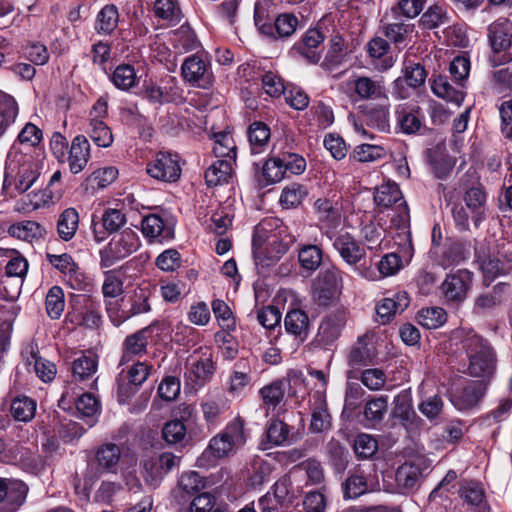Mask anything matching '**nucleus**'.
Here are the masks:
<instances>
[{"mask_svg":"<svg viewBox=\"0 0 512 512\" xmlns=\"http://www.w3.org/2000/svg\"><path fill=\"white\" fill-rule=\"evenodd\" d=\"M225 438L234 446L235 449L243 446L246 442V434L244 431V420L240 417L229 422L225 429L221 432Z\"/></svg>","mask_w":512,"mask_h":512,"instance_id":"e2e57ef3","label":"nucleus"},{"mask_svg":"<svg viewBox=\"0 0 512 512\" xmlns=\"http://www.w3.org/2000/svg\"><path fill=\"white\" fill-rule=\"evenodd\" d=\"M350 53L349 45L340 33L331 35L328 49L321 62V67L326 71H334L339 68Z\"/></svg>","mask_w":512,"mask_h":512,"instance_id":"6ab92c4d","label":"nucleus"},{"mask_svg":"<svg viewBox=\"0 0 512 512\" xmlns=\"http://www.w3.org/2000/svg\"><path fill=\"white\" fill-rule=\"evenodd\" d=\"M111 81L121 90L130 89L136 82V73L134 68L127 64L119 65L114 70L111 76Z\"/></svg>","mask_w":512,"mask_h":512,"instance_id":"69168bd1","label":"nucleus"},{"mask_svg":"<svg viewBox=\"0 0 512 512\" xmlns=\"http://www.w3.org/2000/svg\"><path fill=\"white\" fill-rule=\"evenodd\" d=\"M44 231V228L35 221H22L11 225L9 228L11 236L29 242L42 237Z\"/></svg>","mask_w":512,"mask_h":512,"instance_id":"49530a36","label":"nucleus"},{"mask_svg":"<svg viewBox=\"0 0 512 512\" xmlns=\"http://www.w3.org/2000/svg\"><path fill=\"white\" fill-rule=\"evenodd\" d=\"M48 262L59 270L65 278L66 283L74 290H85L89 286L88 278L74 262L71 255L47 253Z\"/></svg>","mask_w":512,"mask_h":512,"instance_id":"f8f14e48","label":"nucleus"},{"mask_svg":"<svg viewBox=\"0 0 512 512\" xmlns=\"http://www.w3.org/2000/svg\"><path fill=\"white\" fill-rule=\"evenodd\" d=\"M97 366V359L93 355H82L75 359L72 366L74 380L84 381L90 378L96 372Z\"/></svg>","mask_w":512,"mask_h":512,"instance_id":"864d4df0","label":"nucleus"},{"mask_svg":"<svg viewBox=\"0 0 512 512\" xmlns=\"http://www.w3.org/2000/svg\"><path fill=\"white\" fill-rule=\"evenodd\" d=\"M79 226V214L75 208L65 209L57 220V233L63 241L71 240Z\"/></svg>","mask_w":512,"mask_h":512,"instance_id":"58836bf2","label":"nucleus"},{"mask_svg":"<svg viewBox=\"0 0 512 512\" xmlns=\"http://www.w3.org/2000/svg\"><path fill=\"white\" fill-rule=\"evenodd\" d=\"M120 458V447L114 443H104L95 452V460L100 473H117Z\"/></svg>","mask_w":512,"mask_h":512,"instance_id":"393cba45","label":"nucleus"},{"mask_svg":"<svg viewBox=\"0 0 512 512\" xmlns=\"http://www.w3.org/2000/svg\"><path fill=\"white\" fill-rule=\"evenodd\" d=\"M431 89L439 98L445 99L457 106H460L464 100V92L451 85L446 76L438 75L435 77Z\"/></svg>","mask_w":512,"mask_h":512,"instance_id":"f704fd0d","label":"nucleus"},{"mask_svg":"<svg viewBox=\"0 0 512 512\" xmlns=\"http://www.w3.org/2000/svg\"><path fill=\"white\" fill-rule=\"evenodd\" d=\"M285 169L281 158L274 157L265 161L260 171H257L256 177L261 187H266L280 182L285 177Z\"/></svg>","mask_w":512,"mask_h":512,"instance_id":"473e14b6","label":"nucleus"},{"mask_svg":"<svg viewBox=\"0 0 512 512\" xmlns=\"http://www.w3.org/2000/svg\"><path fill=\"white\" fill-rule=\"evenodd\" d=\"M472 282L473 274L467 269H459L446 276L441 284V291L446 301L459 304L466 299Z\"/></svg>","mask_w":512,"mask_h":512,"instance_id":"2eb2a0df","label":"nucleus"},{"mask_svg":"<svg viewBox=\"0 0 512 512\" xmlns=\"http://www.w3.org/2000/svg\"><path fill=\"white\" fill-rule=\"evenodd\" d=\"M153 295V289L150 284L137 286L128 297L130 315L136 316L148 313L151 310L150 300Z\"/></svg>","mask_w":512,"mask_h":512,"instance_id":"c756f323","label":"nucleus"},{"mask_svg":"<svg viewBox=\"0 0 512 512\" xmlns=\"http://www.w3.org/2000/svg\"><path fill=\"white\" fill-rule=\"evenodd\" d=\"M397 125L405 134H413L420 130L423 116L419 108L399 106L396 110Z\"/></svg>","mask_w":512,"mask_h":512,"instance_id":"7c9ffc66","label":"nucleus"},{"mask_svg":"<svg viewBox=\"0 0 512 512\" xmlns=\"http://www.w3.org/2000/svg\"><path fill=\"white\" fill-rule=\"evenodd\" d=\"M461 343L468 359L467 374L490 380L497 367V355L490 342L470 330L464 334Z\"/></svg>","mask_w":512,"mask_h":512,"instance_id":"f03ea898","label":"nucleus"},{"mask_svg":"<svg viewBox=\"0 0 512 512\" xmlns=\"http://www.w3.org/2000/svg\"><path fill=\"white\" fill-rule=\"evenodd\" d=\"M322 250L317 245H304L298 252V259L303 269L315 271L322 263Z\"/></svg>","mask_w":512,"mask_h":512,"instance_id":"603ef678","label":"nucleus"},{"mask_svg":"<svg viewBox=\"0 0 512 512\" xmlns=\"http://www.w3.org/2000/svg\"><path fill=\"white\" fill-rule=\"evenodd\" d=\"M118 22V8L114 4H107L97 14L95 30L98 33L110 34L117 28Z\"/></svg>","mask_w":512,"mask_h":512,"instance_id":"ea45409f","label":"nucleus"},{"mask_svg":"<svg viewBox=\"0 0 512 512\" xmlns=\"http://www.w3.org/2000/svg\"><path fill=\"white\" fill-rule=\"evenodd\" d=\"M37 403L28 396H19L12 400L10 413L14 420L28 423L35 417Z\"/></svg>","mask_w":512,"mask_h":512,"instance_id":"4c0bfd02","label":"nucleus"},{"mask_svg":"<svg viewBox=\"0 0 512 512\" xmlns=\"http://www.w3.org/2000/svg\"><path fill=\"white\" fill-rule=\"evenodd\" d=\"M90 158V143L84 135H77L69 150L68 163L70 171L78 174L84 170Z\"/></svg>","mask_w":512,"mask_h":512,"instance_id":"5701e85b","label":"nucleus"},{"mask_svg":"<svg viewBox=\"0 0 512 512\" xmlns=\"http://www.w3.org/2000/svg\"><path fill=\"white\" fill-rule=\"evenodd\" d=\"M146 172L156 180L176 182L181 176L180 157L175 153L160 151L147 163Z\"/></svg>","mask_w":512,"mask_h":512,"instance_id":"1a4fd4ad","label":"nucleus"},{"mask_svg":"<svg viewBox=\"0 0 512 512\" xmlns=\"http://www.w3.org/2000/svg\"><path fill=\"white\" fill-rule=\"evenodd\" d=\"M377 356L376 348L368 335L359 336L348 354L349 379H358L363 367L371 365Z\"/></svg>","mask_w":512,"mask_h":512,"instance_id":"9b49d317","label":"nucleus"},{"mask_svg":"<svg viewBox=\"0 0 512 512\" xmlns=\"http://www.w3.org/2000/svg\"><path fill=\"white\" fill-rule=\"evenodd\" d=\"M232 176V162L230 160H216L205 172L206 184L209 187L228 183Z\"/></svg>","mask_w":512,"mask_h":512,"instance_id":"e433bc0d","label":"nucleus"},{"mask_svg":"<svg viewBox=\"0 0 512 512\" xmlns=\"http://www.w3.org/2000/svg\"><path fill=\"white\" fill-rule=\"evenodd\" d=\"M448 22L449 16L447 10L439 5L430 6L420 18V24L426 29H434Z\"/></svg>","mask_w":512,"mask_h":512,"instance_id":"4d7b16f0","label":"nucleus"},{"mask_svg":"<svg viewBox=\"0 0 512 512\" xmlns=\"http://www.w3.org/2000/svg\"><path fill=\"white\" fill-rule=\"evenodd\" d=\"M507 284L499 282L490 291L479 294L473 305V313L476 315H483L500 305L503 301V295L506 292Z\"/></svg>","mask_w":512,"mask_h":512,"instance_id":"cd10ccee","label":"nucleus"},{"mask_svg":"<svg viewBox=\"0 0 512 512\" xmlns=\"http://www.w3.org/2000/svg\"><path fill=\"white\" fill-rule=\"evenodd\" d=\"M88 134L98 147L107 148L113 143L112 131L102 119H90Z\"/></svg>","mask_w":512,"mask_h":512,"instance_id":"37998d69","label":"nucleus"},{"mask_svg":"<svg viewBox=\"0 0 512 512\" xmlns=\"http://www.w3.org/2000/svg\"><path fill=\"white\" fill-rule=\"evenodd\" d=\"M388 402L386 396H379L369 400L364 409L365 419L373 424L379 423L387 411Z\"/></svg>","mask_w":512,"mask_h":512,"instance_id":"338daca9","label":"nucleus"},{"mask_svg":"<svg viewBox=\"0 0 512 512\" xmlns=\"http://www.w3.org/2000/svg\"><path fill=\"white\" fill-rule=\"evenodd\" d=\"M353 449L358 458L368 459L377 452L378 442L372 435L361 433L354 439Z\"/></svg>","mask_w":512,"mask_h":512,"instance_id":"680f3d73","label":"nucleus"},{"mask_svg":"<svg viewBox=\"0 0 512 512\" xmlns=\"http://www.w3.org/2000/svg\"><path fill=\"white\" fill-rule=\"evenodd\" d=\"M157 328L154 322L128 336L122 343V356L119 364L125 365L134 357H141L147 353V347L153 340V334Z\"/></svg>","mask_w":512,"mask_h":512,"instance_id":"ddd939ff","label":"nucleus"},{"mask_svg":"<svg viewBox=\"0 0 512 512\" xmlns=\"http://www.w3.org/2000/svg\"><path fill=\"white\" fill-rule=\"evenodd\" d=\"M367 490V480L359 471L350 472L342 484V492L345 499H356L365 494Z\"/></svg>","mask_w":512,"mask_h":512,"instance_id":"c03bdc74","label":"nucleus"},{"mask_svg":"<svg viewBox=\"0 0 512 512\" xmlns=\"http://www.w3.org/2000/svg\"><path fill=\"white\" fill-rule=\"evenodd\" d=\"M181 76L191 86L201 89H210L214 82L210 62L198 54L185 58L181 65Z\"/></svg>","mask_w":512,"mask_h":512,"instance_id":"6e6552de","label":"nucleus"},{"mask_svg":"<svg viewBox=\"0 0 512 512\" xmlns=\"http://www.w3.org/2000/svg\"><path fill=\"white\" fill-rule=\"evenodd\" d=\"M45 306L47 314L51 319H58L63 313L65 301H64V292L62 288L59 286H53L49 289Z\"/></svg>","mask_w":512,"mask_h":512,"instance_id":"13d9d810","label":"nucleus"},{"mask_svg":"<svg viewBox=\"0 0 512 512\" xmlns=\"http://www.w3.org/2000/svg\"><path fill=\"white\" fill-rule=\"evenodd\" d=\"M284 327L295 339L305 341L310 331V319L304 310L291 309L284 317Z\"/></svg>","mask_w":512,"mask_h":512,"instance_id":"b1692460","label":"nucleus"},{"mask_svg":"<svg viewBox=\"0 0 512 512\" xmlns=\"http://www.w3.org/2000/svg\"><path fill=\"white\" fill-rule=\"evenodd\" d=\"M414 25L404 22H393L382 25V32L387 39L398 45L403 43L413 32Z\"/></svg>","mask_w":512,"mask_h":512,"instance_id":"bf43d9fd","label":"nucleus"},{"mask_svg":"<svg viewBox=\"0 0 512 512\" xmlns=\"http://www.w3.org/2000/svg\"><path fill=\"white\" fill-rule=\"evenodd\" d=\"M43 166L42 159L13 146L6 160L3 189L10 196L27 192L40 179Z\"/></svg>","mask_w":512,"mask_h":512,"instance_id":"f257e3e1","label":"nucleus"},{"mask_svg":"<svg viewBox=\"0 0 512 512\" xmlns=\"http://www.w3.org/2000/svg\"><path fill=\"white\" fill-rule=\"evenodd\" d=\"M447 314L441 307L421 309L417 314L418 323L427 329H436L446 322Z\"/></svg>","mask_w":512,"mask_h":512,"instance_id":"3c124183","label":"nucleus"},{"mask_svg":"<svg viewBox=\"0 0 512 512\" xmlns=\"http://www.w3.org/2000/svg\"><path fill=\"white\" fill-rule=\"evenodd\" d=\"M485 394V385L480 381H468L461 389L451 394V402L458 410L476 406Z\"/></svg>","mask_w":512,"mask_h":512,"instance_id":"aec40b11","label":"nucleus"},{"mask_svg":"<svg viewBox=\"0 0 512 512\" xmlns=\"http://www.w3.org/2000/svg\"><path fill=\"white\" fill-rule=\"evenodd\" d=\"M18 114V105L15 99L7 94L0 96V135L14 122Z\"/></svg>","mask_w":512,"mask_h":512,"instance_id":"6e6d98bb","label":"nucleus"},{"mask_svg":"<svg viewBox=\"0 0 512 512\" xmlns=\"http://www.w3.org/2000/svg\"><path fill=\"white\" fill-rule=\"evenodd\" d=\"M389 107V103L385 102L384 104L373 106L366 110L365 117L368 125L381 132H388L390 130Z\"/></svg>","mask_w":512,"mask_h":512,"instance_id":"a18cd8bd","label":"nucleus"},{"mask_svg":"<svg viewBox=\"0 0 512 512\" xmlns=\"http://www.w3.org/2000/svg\"><path fill=\"white\" fill-rule=\"evenodd\" d=\"M287 384L286 379H277L260 389L259 394L267 416L283 402Z\"/></svg>","mask_w":512,"mask_h":512,"instance_id":"a878e982","label":"nucleus"},{"mask_svg":"<svg viewBox=\"0 0 512 512\" xmlns=\"http://www.w3.org/2000/svg\"><path fill=\"white\" fill-rule=\"evenodd\" d=\"M154 13L156 17L166 21L168 25H176L182 18L180 8L173 0H156Z\"/></svg>","mask_w":512,"mask_h":512,"instance_id":"de8ad7c7","label":"nucleus"},{"mask_svg":"<svg viewBox=\"0 0 512 512\" xmlns=\"http://www.w3.org/2000/svg\"><path fill=\"white\" fill-rule=\"evenodd\" d=\"M480 269L484 281L489 285L495 278L507 274L510 270V266L498 257L489 255L481 260Z\"/></svg>","mask_w":512,"mask_h":512,"instance_id":"79ce46f5","label":"nucleus"},{"mask_svg":"<svg viewBox=\"0 0 512 512\" xmlns=\"http://www.w3.org/2000/svg\"><path fill=\"white\" fill-rule=\"evenodd\" d=\"M139 247L138 234L131 228H125L115 233L110 242L99 251L100 265L109 268L136 252Z\"/></svg>","mask_w":512,"mask_h":512,"instance_id":"39448f33","label":"nucleus"},{"mask_svg":"<svg viewBox=\"0 0 512 512\" xmlns=\"http://www.w3.org/2000/svg\"><path fill=\"white\" fill-rule=\"evenodd\" d=\"M490 47L488 61L493 67L505 65L512 61V21L501 17L487 28Z\"/></svg>","mask_w":512,"mask_h":512,"instance_id":"20e7f679","label":"nucleus"},{"mask_svg":"<svg viewBox=\"0 0 512 512\" xmlns=\"http://www.w3.org/2000/svg\"><path fill=\"white\" fill-rule=\"evenodd\" d=\"M9 489L2 494L0 512H16L25 502L28 486L21 480L15 479L9 483Z\"/></svg>","mask_w":512,"mask_h":512,"instance_id":"bb28decb","label":"nucleus"},{"mask_svg":"<svg viewBox=\"0 0 512 512\" xmlns=\"http://www.w3.org/2000/svg\"><path fill=\"white\" fill-rule=\"evenodd\" d=\"M324 34L317 28L308 29L291 48L294 56H299L309 64H318L322 57Z\"/></svg>","mask_w":512,"mask_h":512,"instance_id":"4468645a","label":"nucleus"},{"mask_svg":"<svg viewBox=\"0 0 512 512\" xmlns=\"http://www.w3.org/2000/svg\"><path fill=\"white\" fill-rule=\"evenodd\" d=\"M410 304L405 291L388 292L376 305L378 322L388 324L397 314L404 312Z\"/></svg>","mask_w":512,"mask_h":512,"instance_id":"dca6fc26","label":"nucleus"},{"mask_svg":"<svg viewBox=\"0 0 512 512\" xmlns=\"http://www.w3.org/2000/svg\"><path fill=\"white\" fill-rule=\"evenodd\" d=\"M306 186L300 183H291L284 187L280 196V203L284 208H296L307 196Z\"/></svg>","mask_w":512,"mask_h":512,"instance_id":"8fccbe9b","label":"nucleus"},{"mask_svg":"<svg viewBox=\"0 0 512 512\" xmlns=\"http://www.w3.org/2000/svg\"><path fill=\"white\" fill-rule=\"evenodd\" d=\"M141 231L149 241L162 242L174 235L173 227L158 214H149L141 221Z\"/></svg>","mask_w":512,"mask_h":512,"instance_id":"412c9836","label":"nucleus"},{"mask_svg":"<svg viewBox=\"0 0 512 512\" xmlns=\"http://www.w3.org/2000/svg\"><path fill=\"white\" fill-rule=\"evenodd\" d=\"M247 136L251 152L253 154L263 153L269 145L271 137L270 128L261 121H255L250 124Z\"/></svg>","mask_w":512,"mask_h":512,"instance_id":"72a5a7b5","label":"nucleus"},{"mask_svg":"<svg viewBox=\"0 0 512 512\" xmlns=\"http://www.w3.org/2000/svg\"><path fill=\"white\" fill-rule=\"evenodd\" d=\"M76 410L80 418L84 419L89 428L97 423L100 404L94 395L84 393L76 400Z\"/></svg>","mask_w":512,"mask_h":512,"instance_id":"c9c22d12","label":"nucleus"},{"mask_svg":"<svg viewBox=\"0 0 512 512\" xmlns=\"http://www.w3.org/2000/svg\"><path fill=\"white\" fill-rule=\"evenodd\" d=\"M180 460V457L170 452L147 456L142 461L145 481L150 486L157 487L165 475L179 465Z\"/></svg>","mask_w":512,"mask_h":512,"instance_id":"9d476101","label":"nucleus"},{"mask_svg":"<svg viewBox=\"0 0 512 512\" xmlns=\"http://www.w3.org/2000/svg\"><path fill=\"white\" fill-rule=\"evenodd\" d=\"M214 146L213 153L220 160L235 161L236 158V146L233 137L228 132H219L213 134Z\"/></svg>","mask_w":512,"mask_h":512,"instance_id":"a19ab883","label":"nucleus"},{"mask_svg":"<svg viewBox=\"0 0 512 512\" xmlns=\"http://www.w3.org/2000/svg\"><path fill=\"white\" fill-rule=\"evenodd\" d=\"M54 198V193L50 189L32 191L25 195L21 202L23 203V210L34 211L42 206L51 202Z\"/></svg>","mask_w":512,"mask_h":512,"instance_id":"0e129e2a","label":"nucleus"},{"mask_svg":"<svg viewBox=\"0 0 512 512\" xmlns=\"http://www.w3.org/2000/svg\"><path fill=\"white\" fill-rule=\"evenodd\" d=\"M187 428L185 423L179 419L166 422L162 428V437L169 445L181 444L186 439Z\"/></svg>","mask_w":512,"mask_h":512,"instance_id":"5fc2aeb1","label":"nucleus"},{"mask_svg":"<svg viewBox=\"0 0 512 512\" xmlns=\"http://www.w3.org/2000/svg\"><path fill=\"white\" fill-rule=\"evenodd\" d=\"M463 199L474 225L478 227L486 218L487 195L484 189L481 186L471 187L465 192Z\"/></svg>","mask_w":512,"mask_h":512,"instance_id":"4be33fe9","label":"nucleus"},{"mask_svg":"<svg viewBox=\"0 0 512 512\" xmlns=\"http://www.w3.org/2000/svg\"><path fill=\"white\" fill-rule=\"evenodd\" d=\"M299 24L298 18L292 13H282L273 21V31L275 30L279 37H290L294 34Z\"/></svg>","mask_w":512,"mask_h":512,"instance_id":"774afa93","label":"nucleus"},{"mask_svg":"<svg viewBox=\"0 0 512 512\" xmlns=\"http://www.w3.org/2000/svg\"><path fill=\"white\" fill-rule=\"evenodd\" d=\"M316 284L341 292L343 288V272L334 265L323 268L318 275Z\"/></svg>","mask_w":512,"mask_h":512,"instance_id":"052dcab7","label":"nucleus"},{"mask_svg":"<svg viewBox=\"0 0 512 512\" xmlns=\"http://www.w3.org/2000/svg\"><path fill=\"white\" fill-rule=\"evenodd\" d=\"M374 201L377 206L389 208L394 206L396 215L392 217V222L399 228L404 229L410 221V213L407 203L403 199L402 192L395 182L387 181L376 188Z\"/></svg>","mask_w":512,"mask_h":512,"instance_id":"0eeeda50","label":"nucleus"},{"mask_svg":"<svg viewBox=\"0 0 512 512\" xmlns=\"http://www.w3.org/2000/svg\"><path fill=\"white\" fill-rule=\"evenodd\" d=\"M345 323L346 314L344 311L337 310L326 315L319 325L316 342L323 347L332 346L340 337Z\"/></svg>","mask_w":512,"mask_h":512,"instance_id":"f3484780","label":"nucleus"},{"mask_svg":"<svg viewBox=\"0 0 512 512\" xmlns=\"http://www.w3.org/2000/svg\"><path fill=\"white\" fill-rule=\"evenodd\" d=\"M344 93L352 101L375 100L388 102L385 81L382 77L374 79L369 76L353 74L342 85Z\"/></svg>","mask_w":512,"mask_h":512,"instance_id":"423d86ee","label":"nucleus"},{"mask_svg":"<svg viewBox=\"0 0 512 512\" xmlns=\"http://www.w3.org/2000/svg\"><path fill=\"white\" fill-rule=\"evenodd\" d=\"M389 49V43L381 38L375 37L368 42L367 51L371 58L382 59L381 64L377 67L380 71H386L394 64L392 57H384Z\"/></svg>","mask_w":512,"mask_h":512,"instance_id":"09e8293b","label":"nucleus"},{"mask_svg":"<svg viewBox=\"0 0 512 512\" xmlns=\"http://www.w3.org/2000/svg\"><path fill=\"white\" fill-rule=\"evenodd\" d=\"M333 247L349 266L356 267L365 258L366 252L348 232H339L333 238Z\"/></svg>","mask_w":512,"mask_h":512,"instance_id":"a211bd4d","label":"nucleus"},{"mask_svg":"<svg viewBox=\"0 0 512 512\" xmlns=\"http://www.w3.org/2000/svg\"><path fill=\"white\" fill-rule=\"evenodd\" d=\"M435 229L433 230V247L429 251V256L439 266L447 269L457 263L463 258L460 251V246L456 243L450 244L443 248L439 244L435 245Z\"/></svg>","mask_w":512,"mask_h":512,"instance_id":"c85d7f7f","label":"nucleus"},{"mask_svg":"<svg viewBox=\"0 0 512 512\" xmlns=\"http://www.w3.org/2000/svg\"><path fill=\"white\" fill-rule=\"evenodd\" d=\"M26 362L28 365H33L36 375L43 382H50L55 378L57 373L56 365L43 358L39 354L37 346L31 345L29 347V355L26 357Z\"/></svg>","mask_w":512,"mask_h":512,"instance_id":"2f4dec72","label":"nucleus"},{"mask_svg":"<svg viewBox=\"0 0 512 512\" xmlns=\"http://www.w3.org/2000/svg\"><path fill=\"white\" fill-rule=\"evenodd\" d=\"M272 221H265L255 230L252 239L253 255L256 261L270 265L279 260L292 245L294 239L286 233V227H280L277 231L267 235L266 226H271Z\"/></svg>","mask_w":512,"mask_h":512,"instance_id":"7ed1b4c3","label":"nucleus"}]
</instances>
